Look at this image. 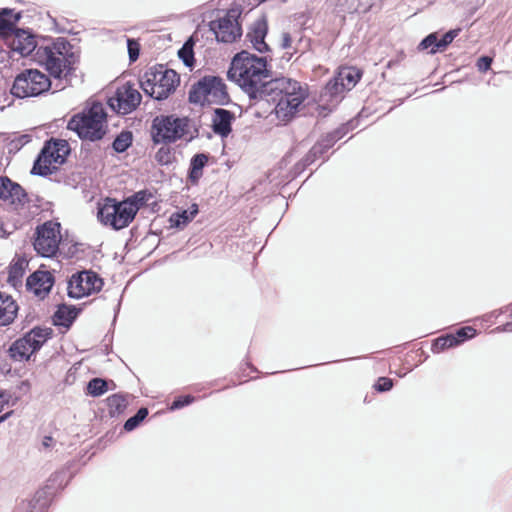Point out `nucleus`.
<instances>
[{
  "label": "nucleus",
  "mask_w": 512,
  "mask_h": 512,
  "mask_svg": "<svg viewBox=\"0 0 512 512\" xmlns=\"http://www.w3.org/2000/svg\"><path fill=\"white\" fill-rule=\"evenodd\" d=\"M133 144V133L132 131L126 129L122 130L119 134L114 138L111 148L114 152L118 154H122L126 152Z\"/></svg>",
  "instance_id": "obj_31"
},
{
  "label": "nucleus",
  "mask_w": 512,
  "mask_h": 512,
  "mask_svg": "<svg viewBox=\"0 0 512 512\" xmlns=\"http://www.w3.org/2000/svg\"><path fill=\"white\" fill-rule=\"evenodd\" d=\"M451 334L456 339V346H460L464 342L475 337L476 330L473 327L465 326L457 329L454 333Z\"/></svg>",
  "instance_id": "obj_44"
},
{
  "label": "nucleus",
  "mask_w": 512,
  "mask_h": 512,
  "mask_svg": "<svg viewBox=\"0 0 512 512\" xmlns=\"http://www.w3.org/2000/svg\"><path fill=\"white\" fill-rule=\"evenodd\" d=\"M153 197V194L147 190H140L138 192H135L133 195L129 196L125 199L129 205H131L132 210L137 208V212L145 206L148 201Z\"/></svg>",
  "instance_id": "obj_40"
},
{
  "label": "nucleus",
  "mask_w": 512,
  "mask_h": 512,
  "mask_svg": "<svg viewBox=\"0 0 512 512\" xmlns=\"http://www.w3.org/2000/svg\"><path fill=\"white\" fill-rule=\"evenodd\" d=\"M78 245H79L78 243H75V244H73V245L69 248V254H70L71 256H74V255L78 252V248H77V246H78Z\"/></svg>",
  "instance_id": "obj_64"
},
{
  "label": "nucleus",
  "mask_w": 512,
  "mask_h": 512,
  "mask_svg": "<svg viewBox=\"0 0 512 512\" xmlns=\"http://www.w3.org/2000/svg\"><path fill=\"white\" fill-rule=\"evenodd\" d=\"M253 48L259 53H268L271 52L270 46L265 42V39L255 40L251 42Z\"/></svg>",
  "instance_id": "obj_53"
},
{
  "label": "nucleus",
  "mask_w": 512,
  "mask_h": 512,
  "mask_svg": "<svg viewBox=\"0 0 512 512\" xmlns=\"http://www.w3.org/2000/svg\"><path fill=\"white\" fill-rule=\"evenodd\" d=\"M240 14V10L230 9L223 17L209 22V30L213 32L217 42L233 43L241 37L242 29L237 21Z\"/></svg>",
  "instance_id": "obj_14"
},
{
  "label": "nucleus",
  "mask_w": 512,
  "mask_h": 512,
  "mask_svg": "<svg viewBox=\"0 0 512 512\" xmlns=\"http://www.w3.org/2000/svg\"><path fill=\"white\" fill-rule=\"evenodd\" d=\"M71 152L68 142L64 139H48L36 156L30 173L41 177H48L56 172L57 167L52 163L64 164Z\"/></svg>",
  "instance_id": "obj_9"
},
{
  "label": "nucleus",
  "mask_w": 512,
  "mask_h": 512,
  "mask_svg": "<svg viewBox=\"0 0 512 512\" xmlns=\"http://www.w3.org/2000/svg\"><path fill=\"white\" fill-rule=\"evenodd\" d=\"M103 279L92 270L77 271L68 280L67 295L72 299H81L102 290Z\"/></svg>",
  "instance_id": "obj_13"
},
{
  "label": "nucleus",
  "mask_w": 512,
  "mask_h": 512,
  "mask_svg": "<svg viewBox=\"0 0 512 512\" xmlns=\"http://www.w3.org/2000/svg\"><path fill=\"white\" fill-rule=\"evenodd\" d=\"M271 61L270 56H258L241 50L232 58L227 77L236 82L248 97H255L259 86L273 76Z\"/></svg>",
  "instance_id": "obj_3"
},
{
  "label": "nucleus",
  "mask_w": 512,
  "mask_h": 512,
  "mask_svg": "<svg viewBox=\"0 0 512 512\" xmlns=\"http://www.w3.org/2000/svg\"><path fill=\"white\" fill-rule=\"evenodd\" d=\"M317 160V157L312 153L311 150L307 152V154L300 159L297 163L289 171V177L291 180L299 177L310 165H312Z\"/></svg>",
  "instance_id": "obj_35"
},
{
  "label": "nucleus",
  "mask_w": 512,
  "mask_h": 512,
  "mask_svg": "<svg viewBox=\"0 0 512 512\" xmlns=\"http://www.w3.org/2000/svg\"><path fill=\"white\" fill-rule=\"evenodd\" d=\"M292 45V37L290 35V33L288 32H284L282 33V41H281V44H280V47L282 49H289Z\"/></svg>",
  "instance_id": "obj_56"
},
{
  "label": "nucleus",
  "mask_w": 512,
  "mask_h": 512,
  "mask_svg": "<svg viewBox=\"0 0 512 512\" xmlns=\"http://www.w3.org/2000/svg\"><path fill=\"white\" fill-rule=\"evenodd\" d=\"M12 52L31 59L58 81L70 85L80 63V56L64 37L38 36L29 28H18L6 41Z\"/></svg>",
  "instance_id": "obj_1"
},
{
  "label": "nucleus",
  "mask_w": 512,
  "mask_h": 512,
  "mask_svg": "<svg viewBox=\"0 0 512 512\" xmlns=\"http://www.w3.org/2000/svg\"><path fill=\"white\" fill-rule=\"evenodd\" d=\"M188 101L191 104L205 106H227L233 104L228 88L219 75H204L192 84L188 92Z\"/></svg>",
  "instance_id": "obj_6"
},
{
  "label": "nucleus",
  "mask_w": 512,
  "mask_h": 512,
  "mask_svg": "<svg viewBox=\"0 0 512 512\" xmlns=\"http://www.w3.org/2000/svg\"><path fill=\"white\" fill-rule=\"evenodd\" d=\"M14 414L13 410H10L2 415H0V424L8 420Z\"/></svg>",
  "instance_id": "obj_61"
},
{
  "label": "nucleus",
  "mask_w": 512,
  "mask_h": 512,
  "mask_svg": "<svg viewBox=\"0 0 512 512\" xmlns=\"http://www.w3.org/2000/svg\"><path fill=\"white\" fill-rule=\"evenodd\" d=\"M317 160V157L312 153L311 150L307 152V154L300 159L297 163L289 171V177L291 180L299 177L310 165H312Z\"/></svg>",
  "instance_id": "obj_38"
},
{
  "label": "nucleus",
  "mask_w": 512,
  "mask_h": 512,
  "mask_svg": "<svg viewBox=\"0 0 512 512\" xmlns=\"http://www.w3.org/2000/svg\"><path fill=\"white\" fill-rule=\"evenodd\" d=\"M317 160V157L312 153L311 150L307 152V154L300 159L297 163L289 171V177L291 180L299 177L310 165H312Z\"/></svg>",
  "instance_id": "obj_34"
},
{
  "label": "nucleus",
  "mask_w": 512,
  "mask_h": 512,
  "mask_svg": "<svg viewBox=\"0 0 512 512\" xmlns=\"http://www.w3.org/2000/svg\"><path fill=\"white\" fill-rule=\"evenodd\" d=\"M394 386L393 379L385 376L379 377L373 385V388L379 393L390 391Z\"/></svg>",
  "instance_id": "obj_48"
},
{
  "label": "nucleus",
  "mask_w": 512,
  "mask_h": 512,
  "mask_svg": "<svg viewBox=\"0 0 512 512\" xmlns=\"http://www.w3.org/2000/svg\"><path fill=\"white\" fill-rule=\"evenodd\" d=\"M320 140L326 145H328V147L330 148H332L338 142V140H336L335 136L332 134L331 131L322 135Z\"/></svg>",
  "instance_id": "obj_55"
},
{
  "label": "nucleus",
  "mask_w": 512,
  "mask_h": 512,
  "mask_svg": "<svg viewBox=\"0 0 512 512\" xmlns=\"http://www.w3.org/2000/svg\"><path fill=\"white\" fill-rule=\"evenodd\" d=\"M154 159L161 166L171 165L175 161L174 148L162 145L155 153Z\"/></svg>",
  "instance_id": "obj_42"
},
{
  "label": "nucleus",
  "mask_w": 512,
  "mask_h": 512,
  "mask_svg": "<svg viewBox=\"0 0 512 512\" xmlns=\"http://www.w3.org/2000/svg\"><path fill=\"white\" fill-rule=\"evenodd\" d=\"M236 119L234 112L222 107L215 108L212 114V131L222 139L232 132V125Z\"/></svg>",
  "instance_id": "obj_20"
},
{
  "label": "nucleus",
  "mask_w": 512,
  "mask_h": 512,
  "mask_svg": "<svg viewBox=\"0 0 512 512\" xmlns=\"http://www.w3.org/2000/svg\"><path fill=\"white\" fill-rule=\"evenodd\" d=\"M60 229V223L51 220L37 226L33 247L38 255L46 258L57 255L61 238Z\"/></svg>",
  "instance_id": "obj_12"
},
{
  "label": "nucleus",
  "mask_w": 512,
  "mask_h": 512,
  "mask_svg": "<svg viewBox=\"0 0 512 512\" xmlns=\"http://www.w3.org/2000/svg\"><path fill=\"white\" fill-rule=\"evenodd\" d=\"M11 297H12L11 295L0 291V305L5 304V302H7V300Z\"/></svg>",
  "instance_id": "obj_62"
},
{
  "label": "nucleus",
  "mask_w": 512,
  "mask_h": 512,
  "mask_svg": "<svg viewBox=\"0 0 512 512\" xmlns=\"http://www.w3.org/2000/svg\"><path fill=\"white\" fill-rule=\"evenodd\" d=\"M19 311V305L9 298L5 304L0 305V327H7L14 323Z\"/></svg>",
  "instance_id": "obj_28"
},
{
  "label": "nucleus",
  "mask_w": 512,
  "mask_h": 512,
  "mask_svg": "<svg viewBox=\"0 0 512 512\" xmlns=\"http://www.w3.org/2000/svg\"><path fill=\"white\" fill-rule=\"evenodd\" d=\"M54 283L55 278L51 272L37 270L26 279V289L43 299L51 292Z\"/></svg>",
  "instance_id": "obj_19"
},
{
  "label": "nucleus",
  "mask_w": 512,
  "mask_h": 512,
  "mask_svg": "<svg viewBox=\"0 0 512 512\" xmlns=\"http://www.w3.org/2000/svg\"><path fill=\"white\" fill-rule=\"evenodd\" d=\"M12 395L10 392L0 389V413L4 410L6 406H14L15 401H12Z\"/></svg>",
  "instance_id": "obj_50"
},
{
  "label": "nucleus",
  "mask_w": 512,
  "mask_h": 512,
  "mask_svg": "<svg viewBox=\"0 0 512 512\" xmlns=\"http://www.w3.org/2000/svg\"><path fill=\"white\" fill-rule=\"evenodd\" d=\"M0 200L9 202L17 207H24L29 203L26 190L6 175L0 176Z\"/></svg>",
  "instance_id": "obj_18"
},
{
  "label": "nucleus",
  "mask_w": 512,
  "mask_h": 512,
  "mask_svg": "<svg viewBox=\"0 0 512 512\" xmlns=\"http://www.w3.org/2000/svg\"><path fill=\"white\" fill-rule=\"evenodd\" d=\"M53 335L52 328L35 326L11 343L7 350L8 356L14 362L29 361Z\"/></svg>",
  "instance_id": "obj_8"
},
{
  "label": "nucleus",
  "mask_w": 512,
  "mask_h": 512,
  "mask_svg": "<svg viewBox=\"0 0 512 512\" xmlns=\"http://www.w3.org/2000/svg\"><path fill=\"white\" fill-rule=\"evenodd\" d=\"M73 478L69 468H63L53 473L45 486L36 491L35 502L42 508H49L56 494L63 490Z\"/></svg>",
  "instance_id": "obj_16"
},
{
  "label": "nucleus",
  "mask_w": 512,
  "mask_h": 512,
  "mask_svg": "<svg viewBox=\"0 0 512 512\" xmlns=\"http://www.w3.org/2000/svg\"><path fill=\"white\" fill-rule=\"evenodd\" d=\"M14 230H15V227L13 228V230H7L5 223L0 218V237L1 238H4V239L8 238L13 233Z\"/></svg>",
  "instance_id": "obj_58"
},
{
  "label": "nucleus",
  "mask_w": 512,
  "mask_h": 512,
  "mask_svg": "<svg viewBox=\"0 0 512 512\" xmlns=\"http://www.w3.org/2000/svg\"><path fill=\"white\" fill-rule=\"evenodd\" d=\"M28 265L27 260L24 257H19L13 260L8 267V283L17 287L22 283V277L25 274L26 266Z\"/></svg>",
  "instance_id": "obj_26"
},
{
  "label": "nucleus",
  "mask_w": 512,
  "mask_h": 512,
  "mask_svg": "<svg viewBox=\"0 0 512 512\" xmlns=\"http://www.w3.org/2000/svg\"><path fill=\"white\" fill-rule=\"evenodd\" d=\"M456 339L452 336L451 333H446L435 338L431 344V351L433 354L442 353L448 349L455 348Z\"/></svg>",
  "instance_id": "obj_32"
},
{
  "label": "nucleus",
  "mask_w": 512,
  "mask_h": 512,
  "mask_svg": "<svg viewBox=\"0 0 512 512\" xmlns=\"http://www.w3.org/2000/svg\"><path fill=\"white\" fill-rule=\"evenodd\" d=\"M180 84V76L163 64L150 67L140 78L143 92L157 101L167 99Z\"/></svg>",
  "instance_id": "obj_7"
},
{
  "label": "nucleus",
  "mask_w": 512,
  "mask_h": 512,
  "mask_svg": "<svg viewBox=\"0 0 512 512\" xmlns=\"http://www.w3.org/2000/svg\"><path fill=\"white\" fill-rule=\"evenodd\" d=\"M510 315L512 316V308ZM496 329L501 332H512V321L506 322L505 324L497 327Z\"/></svg>",
  "instance_id": "obj_59"
},
{
  "label": "nucleus",
  "mask_w": 512,
  "mask_h": 512,
  "mask_svg": "<svg viewBox=\"0 0 512 512\" xmlns=\"http://www.w3.org/2000/svg\"><path fill=\"white\" fill-rule=\"evenodd\" d=\"M364 116V110H361L356 117L350 119L346 123H343L342 125L346 127L347 131L350 132L357 128L359 125V119Z\"/></svg>",
  "instance_id": "obj_54"
},
{
  "label": "nucleus",
  "mask_w": 512,
  "mask_h": 512,
  "mask_svg": "<svg viewBox=\"0 0 512 512\" xmlns=\"http://www.w3.org/2000/svg\"><path fill=\"white\" fill-rule=\"evenodd\" d=\"M209 154L196 153L192 156L189 163L187 172V179L192 185H197L200 178L203 176V169L207 165Z\"/></svg>",
  "instance_id": "obj_23"
},
{
  "label": "nucleus",
  "mask_w": 512,
  "mask_h": 512,
  "mask_svg": "<svg viewBox=\"0 0 512 512\" xmlns=\"http://www.w3.org/2000/svg\"><path fill=\"white\" fill-rule=\"evenodd\" d=\"M141 100L142 96L139 91L132 84L126 83L118 87L114 95L108 98L107 105L113 112L124 116L135 111Z\"/></svg>",
  "instance_id": "obj_15"
},
{
  "label": "nucleus",
  "mask_w": 512,
  "mask_h": 512,
  "mask_svg": "<svg viewBox=\"0 0 512 512\" xmlns=\"http://www.w3.org/2000/svg\"><path fill=\"white\" fill-rule=\"evenodd\" d=\"M200 122L175 113L156 115L151 122L150 137L154 145H171L184 139L190 143L200 136Z\"/></svg>",
  "instance_id": "obj_4"
},
{
  "label": "nucleus",
  "mask_w": 512,
  "mask_h": 512,
  "mask_svg": "<svg viewBox=\"0 0 512 512\" xmlns=\"http://www.w3.org/2000/svg\"><path fill=\"white\" fill-rule=\"evenodd\" d=\"M195 44H196V40L194 39L193 36H190L183 43L182 47L177 52L178 58L190 70H192L196 64L195 53H194Z\"/></svg>",
  "instance_id": "obj_29"
},
{
  "label": "nucleus",
  "mask_w": 512,
  "mask_h": 512,
  "mask_svg": "<svg viewBox=\"0 0 512 512\" xmlns=\"http://www.w3.org/2000/svg\"><path fill=\"white\" fill-rule=\"evenodd\" d=\"M268 34V25L265 19L257 21L252 28L251 32L247 33V38L250 42L260 39H265Z\"/></svg>",
  "instance_id": "obj_43"
},
{
  "label": "nucleus",
  "mask_w": 512,
  "mask_h": 512,
  "mask_svg": "<svg viewBox=\"0 0 512 512\" xmlns=\"http://www.w3.org/2000/svg\"><path fill=\"white\" fill-rule=\"evenodd\" d=\"M362 74V71L358 68L347 67L342 69L337 75L341 77V80L345 83L347 90H351L360 81Z\"/></svg>",
  "instance_id": "obj_33"
},
{
  "label": "nucleus",
  "mask_w": 512,
  "mask_h": 512,
  "mask_svg": "<svg viewBox=\"0 0 512 512\" xmlns=\"http://www.w3.org/2000/svg\"><path fill=\"white\" fill-rule=\"evenodd\" d=\"M307 97L308 92L300 82L286 77H271L259 86L255 97L248 98L251 103L266 101L274 104L276 117L283 122H289Z\"/></svg>",
  "instance_id": "obj_2"
},
{
  "label": "nucleus",
  "mask_w": 512,
  "mask_h": 512,
  "mask_svg": "<svg viewBox=\"0 0 512 512\" xmlns=\"http://www.w3.org/2000/svg\"><path fill=\"white\" fill-rule=\"evenodd\" d=\"M48 508H42L35 502V497L28 502H21L13 512H46Z\"/></svg>",
  "instance_id": "obj_46"
},
{
  "label": "nucleus",
  "mask_w": 512,
  "mask_h": 512,
  "mask_svg": "<svg viewBox=\"0 0 512 512\" xmlns=\"http://www.w3.org/2000/svg\"><path fill=\"white\" fill-rule=\"evenodd\" d=\"M291 157H292V151L287 152L284 155V157L281 159L280 163H279L280 164V168H282L283 165H287L288 163H290V161H291L290 158Z\"/></svg>",
  "instance_id": "obj_60"
},
{
  "label": "nucleus",
  "mask_w": 512,
  "mask_h": 512,
  "mask_svg": "<svg viewBox=\"0 0 512 512\" xmlns=\"http://www.w3.org/2000/svg\"><path fill=\"white\" fill-rule=\"evenodd\" d=\"M347 90L345 83L341 80L338 75L330 79L324 87V95L329 97L339 96V102L342 99L341 94Z\"/></svg>",
  "instance_id": "obj_39"
},
{
  "label": "nucleus",
  "mask_w": 512,
  "mask_h": 512,
  "mask_svg": "<svg viewBox=\"0 0 512 512\" xmlns=\"http://www.w3.org/2000/svg\"><path fill=\"white\" fill-rule=\"evenodd\" d=\"M31 141V136L28 134L20 135L19 137L15 138L11 141V146L15 149H21L24 145L29 143Z\"/></svg>",
  "instance_id": "obj_52"
},
{
  "label": "nucleus",
  "mask_w": 512,
  "mask_h": 512,
  "mask_svg": "<svg viewBox=\"0 0 512 512\" xmlns=\"http://www.w3.org/2000/svg\"><path fill=\"white\" fill-rule=\"evenodd\" d=\"M195 399L196 398L190 394L177 396V397H175L173 402L170 404L169 410L176 411V410L182 409L184 407H187L190 404L194 403Z\"/></svg>",
  "instance_id": "obj_45"
},
{
  "label": "nucleus",
  "mask_w": 512,
  "mask_h": 512,
  "mask_svg": "<svg viewBox=\"0 0 512 512\" xmlns=\"http://www.w3.org/2000/svg\"><path fill=\"white\" fill-rule=\"evenodd\" d=\"M52 441H53V438L51 436H45L43 438L42 445L44 447H50Z\"/></svg>",
  "instance_id": "obj_63"
},
{
  "label": "nucleus",
  "mask_w": 512,
  "mask_h": 512,
  "mask_svg": "<svg viewBox=\"0 0 512 512\" xmlns=\"http://www.w3.org/2000/svg\"><path fill=\"white\" fill-rule=\"evenodd\" d=\"M375 0H338L339 5L344 8V10L350 14L358 13L364 14L367 13L372 6L374 5Z\"/></svg>",
  "instance_id": "obj_30"
},
{
  "label": "nucleus",
  "mask_w": 512,
  "mask_h": 512,
  "mask_svg": "<svg viewBox=\"0 0 512 512\" xmlns=\"http://www.w3.org/2000/svg\"><path fill=\"white\" fill-rule=\"evenodd\" d=\"M128 393H115L105 399L108 407V414L111 418L122 415L128 406Z\"/></svg>",
  "instance_id": "obj_25"
},
{
  "label": "nucleus",
  "mask_w": 512,
  "mask_h": 512,
  "mask_svg": "<svg viewBox=\"0 0 512 512\" xmlns=\"http://www.w3.org/2000/svg\"><path fill=\"white\" fill-rule=\"evenodd\" d=\"M109 384H112L113 388L116 386L113 380L94 377L87 382L85 394L91 397H100L110 389Z\"/></svg>",
  "instance_id": "obj_27"
},
{
  "label": "nucleus",
  "mask_w": 512,
  "mask_h": 512,
  "mask_svg": "<svg viewBox=\"0 0 512 512\" xmlns=\"http://www.w3.org/2000/svg\"><path fill=\"white\" fill-rule=\"evenodd\" d=\"M82 310V306L66 303L58 304L55 312L51 317L52 324L56 327H63L68 330L77 320Z\"/></svg>",
  "instance_id": "obj_21"
},
{
  "label": "nucleus",
  "mask_w": 512,
  "mask_h": 512,
  "mask_svg": "<svg viewBox=\"0 0 512 512\" xmlns=\"http://www.w3.org/2000/svg\"><path fill=\"white\" fill-rule=\"evenodd\" d=\"M331 132L338 141L342 139L346 134H348L346 127L343 126L342 124L336 129L332 130Z\"/></svg>",
  "instance_id": "obj_57"
},
{
  "label": "nucleus",
  "mask_w": 512,
  "mask_h": 512,
  "mask_svg": "<svg viewBox=\"0 0 512 512\" xmlns=\"http://www.w3.org/2000/svg\"><path fill=\"white\" fill-rule=\"evenodd\" d=\"M149 414V410L146 407H140L137 412L129 417L123 424V429L126 432H132L138 428L141 423L146 419Z\"/></svg>",
  "instance_id": "obj_41"
},
{
  "label": "nucleus",
  "mask_w": 512,
  "mask_h": 512,
  "mask_svg": "<svg viewBox=\"0 0 512 512\" xmlns=\"http://www.w3.org/2000/svg\"><path fill=\"white\" fill-rule=\"evenodd\" d=\"M126 43H127L129 61H130V63H133L140 56L141 46H140L139 42L134 38H127Z\"/></svg>",
  "instance_id": "obj_47"
},
{
  "label": "nucleus",
  "mask_w": 512,
  "mask_h": 512,
  "mask_svg": "<svg viewBox=\"0 0 512 512\" xmlns=\"http://www.w3.org/2000/svg\"><path fill=\"white\" fill-rule=\"evenodd\" d=\"M199 213L198 204L193 203L188 209H181L172 213L169 217L170 227L182 229L186 227Z\"/></svg>",
  "instance_id": "obj_24"
},
{
  "label": "nucleus",
  "mask_w": 512,
  "mask_h": 512,
  "mask_svg": "<svg viewBox=\"0 0 512 512\" xmlns=\"http://www.w3.org/2000/svg\"><path fill=\"white\" fill-rule=\"evenodd\" d=\"M107 117L103 105L96 101L90 107L74 114L67 123V129L76 133L82 141L98 142L108 132Z\"/></svg>",
  "instance_id": "obj_5"
},
{
  "label": "nucleus",
  "mask_w": 512,
  "mask_h": 512,
  "mask_svg": "<svg viewBox=\"0 0 512 512\" xmlns=\"http://www.w3.org/2000/svg\"><path fill=\"white\" fill-rule=\"evenodd\" d=\"M50 76L37 69H24L16 75L10 93L19 99L44 95L52 87Z\"/></svg>",
  "instance_id": "obj_10"
},
{
  "label": "nucleus",
  "mask_w": 512,
  "mask_h": 512,
  "mask_svg": "<svg viewBox=\"0 0 512 512\" xmlns=\"http://www.w3.org/2000/svg\"><path fill=\"white\" fill-rule=\"evenodd\" d=\"M317 160V157L312 153L311 150L307 152V154L300 159L297 163L289 171V177L291 180L299 177L310 165H312Z\"/></svg>",
  "instance_id": "obj_36"
},
{
  "label": "nucleus",
  "mask_w": 512,
  "mask_h": 512,
  "mask_svg": "<svg viewBox=\"0 0 512 512\" xmlns=\"http://www.w3.org/2000/svg\"><path fill=\"white\" fill-rule=\"evenodd\" d=\"M22 18V11L13 8H0V38L7 41L18 29V23Z\"/></svg>",
  "instance_id": "obj_22"
},
{
  "label": "nucleus",
  "mask_w": 512,
  "mask_h": 512,
  "mask_svg": "<svg viewBox=\"0 0 512 512\" xmlns=\"http://www.w3.org/2000/svg\"><path fill=\"white\" fill-rule=\"evenodd\" d=\"M461 28L450 29L441 37L438 32L425 36L417 46L418 51H426L429 55L444 52L453 40L460 34Z\"/></svg>",
  "instance_id": "obj_17"
},
{
  "label": "nucleus",
  "mask_w": 512,
  "mask_h": 512,
  "mask_svg": "<svg viewBox=\"0 0 512 512\" xmlns=\"http://www.w3.org/2000/svg\"><path fill=\"white\" fill-rule=\"evenodd\" d=\"M329 149L328 145L323 143L320 139L311 147L312 153L319 159L322 157Z\"/></svg>",
  "instance_id": "obj_51"
},
{
  "label": "nucleus",
  "mask_w": 512,
  "mask_h": 512,
  "mask_svg": "<svg viewBox=\"0 0 512 512\" xmlns=\"http://www.w3.org/2000/svg\"><path fill=\"white\" fill-rule=\"evenodd\" d=\"M137 215V208H131V205L125 200L119 202L114 198H106L104 203L98 207L97 217L99 221L118 231L130 225Z\"/></svg>",
  "instance_id": "obj_11"
},
{
  "label": "nucleus",
  "mask_w": 512,
  "mask_h": 512,
  "mask_svg": "<svg viewBox=\"0 0 512 512\" xmlns=\"http://www.w3.org/2000/svg\"><path fill=\"white\" fill-rule=\"evenodd\" d=\"M317 160V157L312 153L311 150L307 152V154L300 159L297 163L289 171V177L291 180L299 177L310 165H312Z\"/></svg>",
  "instance_id": "obj_37"
},
{
  "label": "nucleus",
  "mask_w": 512,
  "mask_h": 512,
  "mask_svg": "<svg viewBox=\"0 0 512 512\" xmlns=\"http://www.w3.org/2000/svg\"><path fill=\"white\" fill-rule=\"evenodd\" d=\"M493 58L488 55L480 56L476 61V67L479 72L485 73L487 72L492 65Z\"/></svg>",
  "instance_id": "obj_49"
}]
</instances>
